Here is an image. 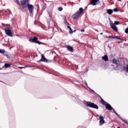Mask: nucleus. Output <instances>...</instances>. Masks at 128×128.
<instances>
[{"instance_id": "obj_1", "label": "nucleus", "mask_w": 128, "mask_h": 128, "mask_svg": "<svg viewBox=\"0 0 128 128\" xmlns=\"http://www.w3.org/2000/svg\"><path fill=\"white\" fill-rule=\"evenodd\" d=\"M84 104L86 106H89V108H95L96 110H98V106L96 104L92 103V102H84Z\"/></svg>"}, {"instance_id": "obj_2", "label": "nucleus", "mask_w": 128, "mask_h": 128, "mask_svg": "<svg viewBox=\"0 0 128 128\" xmlns=\"http://www.w3.org/2000/svg\"><path fill=\"white\" fill-rule=\"evenodd\" d=\"M30 0H21L20 2L22 4L20 5V8L22 10V12H24V10L26 8V6L25 5L26 4H29Z\"/></svg>"}, {"instance_id": "obj_3", "label": "nucleus", "mask_w": 128, "mask_h": 128, "mask_svg": "<svg viewBox=\"0 0 128 128\" xmlns=\"http://www.w3.org/2000/svg\"><path fill=\"white\" fill-rule=\"evenodd\" d=\"M28 8L29 10V12L30 14V16H34V8L32 4H29L28 3L27 4Z\"/></svg>"}, {"instance_id": "obj_4", "label": "nucleus", "mask_w": 128, "mask_h": 128, "mask_svg": "<svg viewBox=\"0 0 128 128\" xmlns=\"http://www.w3.org/2000/svg\"><path fill=\"white\" fill-rule=\"evenodd\" d=\"M83 12L84 8H80L79 10L74 14L73 18H78Z\"/></svg>"}, {"instance_id": "obj_5", "label": "nucleus", "mask_w": 128, "mask_h": 128, "mask_svg": "<svg viewBox=\"0 0 128 128\" xmlns=\"http://www.w3.org/2000/svg\"><path fill=\"white\" fill-rule=\"evenodd\" d=\"M105 106L106 110H112L114 114H116V115L118 116H120V115L118 114V113H116V110H114V108L112 107V106H110V104H108V103H107L106 104Z\"/></svg>"}, {"instance_id": "obj_6", "label": "nucleus", "mask_w": 128, "mask_h": 128, "mask_svg": "<svg viewBox=\"0 0 128 128\" xmlns=\"http://www.w3.org/2000/svg\"><path fill=\"white\" fill-rule=\"evenodd\" d=\"M4 30L6 34L8 36H10L11 38H12V30L10 28H5Z\"/></svg>"}, {"instance_id": "obj_7", "label": "nucleus", "mask_w": 128, "mask_h": 128, "mask_svg": "<svg viewBox=\"0 0 128 128\" xmlns=\"http://www.w3.org/2000/svg\"><path fill=\"white\" fill-rule=\"evenodd\" d=\"M110 28H112V30H114V32H118V27L116 26V25H114V23L112 22H110Z\"/></svg>"}, {"instance_id": "obj_8", "label": "nucleus", "mask_w": 128, "mask_h": 128, "mask_svg": "<svg viewBox=\"0 0 128 128\" xmlns=\"http://www.w3.org/2000/svg\"><path fill=\"white\" fill-rule=\"evenodd\" d=\"M99 120H100V126H102L104 124V116H99Z\"/></svg>"}, {"instance_id": "obj_9", "label": "nucleus", "mask_w": 128, "mask_h": 128, "mask_svg": "<svg viewBox=\"0 0 128 128\" xmlns=\"http://www.w3.org/2000/svg\"><path fill=\"white\" fill-rule=\"evenodd\" d=\"M90 4L92 6H96L98 4V2H100V0H90Z\"/></svg>"}, {"instance_id": "obj_10", "label": "nucleus", "mask_w": 128, "mask_h": 128, "mask_svg": "<svg viewBox=\"0 0 128 128\" xmlns=\"http://www.w3.org/2000/svg\"><path fill=\"white\" fill-rule=\"evenodd\" d=\"M38 38L36 36H34L32 38L30 39L29 42H34L36 44V42H38Z\"/></svg>"}, {"instance_id": "obj_11", "label": "nucleus", "mask_w": 128, "mask_h": 128, "mask_svg": "<svg viewBox=\"0 0 128 128\" xmlns=\"http://www.w3.org/2000/svg\"><path fill=\"white\" fill-rule=\"evenodd\" d=\"M39 62H48V60L46 58L44 55L42 54L41 60Z\"/></svg>"}, {"instance_id": "obj_12", "label": "nucleus", "mask_w": 128, "mask_h": 128, "mask_svg": "<svg viewBox=\"0 0 128 128\" xmlns=\"http://www.w3.org/2000/svg\"><path fill=\"white\" fill-rule=\"evenodd\" d=\"M106 38H116L117 40H122V38H120V37L118 36H115L114 37L112 36H106Z\"/></svg>"}, {"instance_id": "obj_13", "label": "nucleus", "mask_w": 128, "mask_h": 128, "mask_svg": "<svg viewBox=\"0 0 128 128\" xmlns=\"http://www.w3.org/2000/svg\"><path fill=\"white\" fill-rule=\"evenodd\" d=\"M67 50L69 52H74V49L72 48V47L70 46H68Z\"/></svg>"}, {"instance_id": "obj_14", "label": "nucleus", "mask_w": 128, "mask_h": 128, "mask_svg": "<svg viewBox=\"0 0 128 128\" xmlns=\"http://www.w3.org/2000/svg\"><path fill=\"white\" fill-rule=\"evenodd\" d=\"M102 58L104 60H105V62H108V57L106 55L102 56Z\"/></svg>"}, {"instance_id": "obj_15", "label": "nucleus", "mask_w": 128, "mask_h": 128, "mask_svg": "<svg viewBox=\"0 0 128 128\" xmlns=\"http://www.w3.org/2000/svg\"><path fill=\"white\" fill-rule=\"evenodd\" d=\"M100 98H101V104H104V106H106V104L108 102L104 100V99H102L100 96Z\"/></svg>"}, {"instance_id": "obj_16", "label": "nucleus", "mask_w": 128, "mask_h": 128, "mask_svg": "<svg viewBox=\"0 0 128 128\" xmlns=\"http://www.w3.org/2000/svg\"><path fill=\"white\" fill-rule=\"evenodd\" d=\"M12 64H6L4 66L2 67V68H10Z\"/></svg>"}, {"instance_id": "obj_17", "label": "nucleus", "mask_w": 128, "mask_h": 128, "mask_svg": "<svg viewBox=\"0 0 128 128\" xmlns=\"http://www.w3.org/2000/svg\"><path fill=\"white\" fill-rule=\"evenodd\" d=\"M106 10H107V14H112L114 12V10H112V9H108Z\"/></svg>"}, {"instance_id": "obj_18", "label": "nucleus", "mask_w": 128, "mask_h": 128, "mask_svg": "<svg viewBox=\"0 0 128 128\" xmlns=\"http://www.w3.org/2000/svg\"><path fill=\"white\" fill-rule=\"evenodd\" d=\"M112 62H113V64H117V66H118V64H120L118 62V61L116 59H114Z\"/></svg>"}, {"instance_id": "obj_19", "label": "nucleus", "mask_w": 128, "mask_h": 128, "mask_svg": "<svg viewBox=\"0 0 128 128\" xmlns=\"http://www.w3.org/2000/svg\"><path fill=\"white\" fill-rule=\"evenodd\" d=\"M4 52H6L4 50H0V54H4Z\"/></svg>"}, {"instance_id": "obj_20", "label": "nucleus", "mask_w": 128, "mask_h": 128, "mask_svg": "<svg viewBox=\"0 0 128 128\" xmlns=\"http://www.w3.org/2000/svg\"><path fill=\"white\" fill-rule=\"evenodd\" d=\"M114 25L116 24V26H118V24H120V22H118V21H115L114 22Z\"/></svg>"}, {"instance_id": "obj_21", "label": "nucleus", "mask_w": 128, "mask_h": 128, "mask_svg": "<svg viewBox=\"0 0 128 128\" xmlns=\"http://www.w3.org/2000/svg\"><path fill=\"white\" fill-rule=\"evenodd\" d=\"M73 32L74 31H72V28L69 30V34H72Z\"/></svg>"}, {"instance_id": "obj_22", "label": "nucleus", "mask_w": 128, "mask_h": 128, "mask_svg": "<svg viewBox=\"0 0 128 128\" xmlns=\"http://www.w3.org/2000/svg\"><path fill=\"white\" fill-rule=\"evenodd\" d=\"M112 10L115 12H118V8H114Z\"/></svg>"}, {"instance_id": "obj_23", "label": "nucleus", "mask_w": 128, "mask_h": 128, "mask_svg": "<svg viewBox=\"0 0 128 128\" xmlns=\"http://www.w3.org/2000/svg\"><path fill=\"white\" fill-rule=\"evenodd\" d=\"M58 10H59V12H62V7L58 8Z\"/></svg>"}, {"instance_id": "obj_24", "label": "nucleus", "mask_w": 128, "mask_h": 128, "mask_svg": "<svg viewBox=\"0 0 128 128\" xmlns=\"http://www.w3.org/2000/svg\"><path fill=\"white\" fill-rule=\"evenodd\" d=\"M36 44H42V43L40 41L37 40Z\"/></svg>"}, {"instance_id": "obj_25", "label": "nucleus", "mask_w": 128, "mask_h": 128, "mask_svg": "<svg viewBox=\"0 0 128 128\" xmlns=\"http://www.w3.org/2000/svg\"><path fill=\"white\" fill-rule=\"evenodd\" d=\"M124 32L126 34H128V28L125 30Z\"/></svg>"}, {"instance_id": "obj_26", "label": "nucleus", "mask_w": 128, "mask_h": 128, "mask_svg": "<svg viewBox=\"0 0 128 128\" xmlns=\"http://www.w3.org/2000/svg\"><path fill=\"white\" fill-rule=\"evenodd\" d=\"M18 68H20L21 70L22 68H28V66H26L24 67H18Z\"/></svg>"}, {"instance_id": "obj_27", "label": "nucleus", "mask_w": 128, "mask_h": 128, "mask_svg": "<svg viewBox=\"0 0 128 128\" xmlns=\"http://www.w3.org/2000/svg\"><path fill=\"white\" fill-rule=\"evenodd\" d=\"M3 54L4 56H8L6 53V52H4V54Z\"/></svg>"}, {"instance_id": "obj_28", "label": "nucleus", "mask_w": 128, "mask_h": 128, "mask_svg": "<svg viewBox=\"0 0 128 128\" xmlns=\"http://www.w3.org/2000/svg\"><path fill=\"white\" fill-rule=\"evenodd\" d=\"M89 90H92V92H94V94H96V92H94V91L92 89H90V88H88Z\"/></svg>"}, {"instance_id": "obj_29", "label": "nucleus", "mask_w": 128, "mask_h": 128, "mask_svg": "<svg viewBox=\"0 0 128 128\" xmlns=\"http://www.w3.org/2000/svg\"><path fill=\"white\" fill-rule=\"evenodd\" d=\"M15 2H16V4H19V2H18V0H14Z\"/></svg>"}, {"instance_id": "obj_30", "label": "nucleus", "mask_w": 128, "mask_h": 128, "mask_svg": "<svg viewBox=\"0 0 128 128\" xmlns=\"http://www.w3.org/2000/svg\"><path fill=\"white\" fill-rule=\"evenodd\" d=\"M126 70L127 72H128V64L126 65Z\"/></svg>"}, {"instance_id": "obj_31", "label": "nucleus", "mask_w": 128, "mask_h": 128, "mask_svg": "<svg viewBox=\"0 0 128 128\" xmlns=\"http://www.w3.org/2000/svg\"><path fill=\"white\" fill-rule=\"evenodd\" d=\"M85 84H86V86H87V88H90V87H88V83L86 82H85Z\"/></svg>"}, {"instance_id": "obj_32", "label": "nucleus", "mask_w": 128, "mask_h": 128, "mask_svg": "<svg viewBox=\"0 0 128 128\" xmlns=\"http://www.w3.org/2000/svg\"><path fill=\"white\" fill-rule=\"evenodd\" d=\"M68 30H70L72 29V28H70V26H68Z\"/></svg>"}, {"instance_id": "obj_33", "label": "nucleus", "mask_w": 128, "mask_h": 128, "mask_svg": "<svg viewBox=\"0 0 128 128\" xmlns=\"http://www.w3.org/2000/svg\"><path fill=\"white\" fill-rule=\"evenodd\" d=\"M16 36H21L20 35V34H16Z\"/></svg>"}, {"instance_id": "obj_34", "label": "nucleus", "mask_w": 128, "mask_h": 128, "mask_svg": "<svg viewBox=\"0 0 128 128\" xmlns=\"http://www.w3.org/2000/svg\"><path fill=\"white\" fill-rule=\"evenodd\" d=\"M81 32H84V30H81Z\"/></svg>"}, {"instance_id": "obj_35", "label": "nucleus", "mask_w": 128, "mask_h": 128, "mask_svg": "<svg viewBox=\"0 0 128 128\" xmlns=\"http://www.w3.org/2000/svg\"><path fill=\"white\" fill-rule=\"evenodd\" d=\"M72 4V2H68V4Z\"/></svg>"}, {"instance_id": "obj_36", "label": "nucleus", "mask_w": 128, "mask_h": 128, "mask_svg": "<svg viewBox=\"0 0 128 128\" xmlns=\"http://www.w3.org/2000/svg\"><path fill=\"white\" fill-rule=\"evenodd\" d=\"M48 12V14L50 16V12Z\"/></svg>"}, {"instance_id": "obj_37", "label": "nucleus", "mask_w": 128, "mask_h": 128, "mask_svg": "<svg viewBox=\"0 0 128 128\" xmlns=\"http://www.w3.org/2000/svg\"><path fill=\"white\" fill-rule=\"evenodd\" d=\"M118 2H122V0H118Z\"/></svg>"}, {"instance_id": "obj_38", "label": "nucleus", "mask_w": 128, "mask_h": 128, "mask_svg": "<svg viewBox=\"0 0 128 128\" xmlns=\"http://www.w3.org/2000/svg\"><path fill=\"white\" fill-rule=\"evenodd\" d=\"M103 34V33H102H102H100V34Z\"/></svg>"}, {"instance_id": "obj_39", "label": "nucleus", "mask_w": 128, "mask_h": 128, "mask_svg": "<svg viewBox=\"0 0 128 128\" xmlns=\"http://www.w3.org/2000/svg\"><path fill=\"white\" fill-rule=\"evenodd\" d=\"M66 6V4H65V6Z\"/></svg>"}, {"instance_id": "obj_40", "label": "nucleus", "mask_w": 128, "mask_h": 128, "mask_svg": "<svg viewBox=\"0 0 128 128\" xmlns=\"http://www.w3.org/2000/svg\"><path fill=\"white\" fill-rule=\"evenodd\" d=\"M96 116H98V115H97Z\"/></svg>"}, {"instance_id": "obj_41", "label": "nucleus", "mask_w": 128, "mask_h": 128, "mask_svg": "<svg viewBox=\"0 0 128 128\" xmlns=\"http://www.w3.org/2000/svg\"><path fill=\"white\" fill-rule=\"evenodd\" d=\"M74 32H76V30H74Z\"/></svg>"}]
</instances>
